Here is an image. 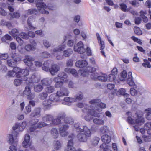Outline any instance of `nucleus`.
<instances>
[{
  "instance_id": "nucleus-12",
  "label": "nucleus",
  "mask_w": 151,
  "mask_h": 151,
  "mask_svg": "<svg viewBox=\"0 0 151 151\" xmlns=\"http://www.w3.org/2000/svg\"><path fill=\"white\" fill-rule=\"evenodd\" d=\"M30 136L28 134H26L24 137V139L22 143V145L25 148L29 147L31 144L30 141Z\"/></svg>"
},
{
  "instance_id": "nucleus-9",
  "label": "nucleus",
  "mask_w": 151,
  "mask_h": 151,
  "mask_svg": "<svg viewBox=\"0 0 151 151\" xmlns=\"http://www.w3.org/2000/svg\"><path fill=\"white\" fill-rule=\"evenodd\" d=\"M66 47V45L65 44H63L62 45H59L58 47H55L53 50L52 51V52L53 53H57V55L56 57V58L57 60H60L62 58V57L61 55H58V52H59L62 50L63 49L65 48Z\"/></svg>"
},
{
  "instance_id": "nucleus-21",
  "label": "nucleus",
  "mask_w": 151,
  "mask_h": 151,
  "mask_svg": "<svg viewBox=\"0 0 151 151\" xmlns=\"http://www.w3.org/2000/svg\"><path fill=\"white\" fill-rule=\"evenodd\" d=\"M54 81L55 82H56L55 86L56 88L60 87L63 85V82L64 81L61 80L60 78L59 77L55 78L54 79Z\"/></svg>"
},
{
  "instance_id": "nucleus-6",
  "label": "nucleus",
  "mask_w": 151,
  "mask_h": 151,
  "mask_svg": "<svg viewBox=\"0 0 151 151\" xmlns=\"http://www.w3.org/2000/svg\"><path fill=\"white\" fill-rule=\"evenodd\" d=\"M43 0H37L36 5L37 10L41 13L43 14H48L49 12L48 11L45 10L47 8L46 4L42 2Z\"/></svg>"
},
{
  "instance_id": "nucleus-2",
  "label": "nucleus",
  "mask_w": 151,
  "mask_h": 151,
  "mask_svg": "<svg viewBox=\"0 0 151 151\" xmlns=\"http://www.w3.org/2000/svg\"><path fill=\"white\" fill-rule=\"evenodd\" d=\"M128 117L127 120L130 124L135 125L134 127L136 131H138L139 128L137 126H140L143 124L145 122V119L143 117V113L141 111H138L135 114H132L131 112L127 113Z\"/></svg>"
},
{
  "instance_id": "nucleus-17",
  "label": "nucleus",
  "mask_w": 151,
  "mask_h": 151,
  "mask_svg": "<svg viewBox=\"0 0 151 151\" xmlns=\"http://www.w3.org/2000/svg\"><path fill=\"white\" fill-rule=\"evenodd\" d=\"M49 124H46L43 122H41L37 124V125L36 126V127L34 129H33L34 127L32 126L30 127V132H32L34 131L37 128H40L43 127L47 125H49Z\"/></svg>"
},
{
  "instance_id": "nucleus-16",
  "label": "nucleus",
  "mask_w": 151,
  "mask_h": 151,
  "mask_svg": "<svg viewBox=\"0 0 151 151\" xmlns=\"http://www.w3.org/2000/svg\"><path fill=\"white\" fill-rule=\"evenodd\" d=\"M52 96H53L50 95L49 100H45L43 102V105L45 109H48L50 107L52 102L53 101L54 99H51Z\"/></svg>"
},
{
  "instance_id": "nucleus-4",
  "label": "nucleus",
  "mask_w": 151,
  "mask_h": 151,
  "mask_svg": "<svg viewBox=\"0 0 151 151\" xmlns=\"http://www.w3.org/2000/svg\"><path fill=\"white\" fill-rule=\"evenodd\" d=\"M17 135L14 137L11 134H9L7 135V142L10 144H13L14 145L10 146L9 150L8 151H17V148L14 145H17L18 141V139L17 138Z\"/></svg>"
},
{
  "instance_id": "nucleus-40",
  "label": "nucleus",
  "mask_w": 151,
  "mask_h": 151,
  "mask_svg": "<svg viewBox=\"0 0 151 151\" xmlns=\"http://www.w3.org/2000/svg\"><path fill=\"white\" fill-rule=\"evenodd\" d=\"M100 131L103 134L108 133L109 132L108 128L107 126H103L100 128Z\"/></svg>"
},
{
  "instance_id": "nucleus-33",
  "label": "nucleus",
  "mask_w": 151,
  "mask_h": 151,
  "mask_svg": "<svg viewBox=\"0 0 151 151\" xmlns=\"http://www.w3.org/2000/svg\"><path fill=\"white\" fill-rule=\"evenodd\" d=\"M57 77L60 78L61 80L64 82H65L67 80L66 79L67 77V75L63 72L61 73L58 75Z\"/></svg>"
},
{
  "instance_id": "nucleus-27",
  "label": "nucleus",
  "mask_w": 151,
  "mask_h": 151,
  "mask_svg": "<svg viewBox=\"0 0 151 151\" xmlns=\"http://www.w3.org/2000/svg\"><path fill=\"white\" fill-rule=\"evenodd\" d=\"M93 121L94 123L99 125H103L104 124V121L102 119L99 118H94L93 119Z\"/></svg>"
},
{
  "instance_id": "nucleus-13",
  "label": "nucleus",
  "mask_w": 151,
  "mask_h": 151,
  "mask_svg": "<svg viewBox=\"0 0 151 151\" xmlns=\"http://www.w3.org/2000/svg\"><path fill=\"white\" fill-rule=\"evenodd\" d=\"M34 60V59L32 57L28 55L25 56L24 59L23 60L25 64L29 66L32 65V61Z\"/></svg>"
},
{
  "instance_id": "nucleus-55",
  "label": "nucleus",
  "mask_w": 151,
  "mask_h": 151,
  "mask_svg": "<svg viewBox=\"0 0 151 151\" xmlns=\"http://www.w3.org/2000/svg\"><path fill=\"white\" fill-rule=\"evenodd\" d=\"M37 79V78L35 75H32L30 78H29V80L28 81H29V82L30 83L31 82H36L37 81L36 80Z\"/></svg>"
},
{
  "instance_id": "nucleus-31",
  "label": "nucleus",
  "mask_w": 151,
  "mask_h": 151,
  "mask_svg": "<svg viewBox=\"0 0 151 151\" xmlns=\"http://www.w3.org/2000/svg\"><path fill=\"white\" fill-rule=\"evenodd\" d=\"M41 82L43 85L46 86L51 84L52 80L51 78H48L43 79L42 80Z\"/></svg>"
},
{
  "instance_id": "nucleus-59",
  "label": "nucleus",
  "mask_w": 151,
  "mask_h": 151,
  "mask_svg": "<svg viewBox=\"0 0 151 151\" xmlns=\"http://www.w3.org/2000/svg\"><path fill=\"white\" fill-rule=\"evenodd\" d=\"M19 35L23 39H27L29 38L28 35L24 32H21L19 34Z\"/></svg>"
},
{
  "instance_id": "nucleus-34",
  "label": "nucleus",
  "mask_w": 151,
  "mask_h": 151,
  "mask_svg": "<svg viewBox=\"0 0 151 151\" xmlns=\"http://www.w3.org/2000/svg\"><path fill=\"white\" fill-rule=\"evenodd\" d=\"M27 125V122L25 121H23L21 124L19 123V131H23Z\"/></svg>"
},
{
  "instance_id": "nucleus-26",
  "label": "nucleus",
  "mask_w": 151,
  "mask_h": 151,
  "mask_svg": "<svg viewBox=\"0 0 151 151\" xmlns=\"http://www.w3.org/2000/svg\"><path fill=\"white\" fill-rule=\"evenodd\" d=\"M40 109L39 108H37L35 109L31 113V116L36 118L39 117L40 115Z\"/></svg>"
},
{
  "instance_id": "nucleus-41",
  "label": "nucleus",
  "mask_w": 151,
  "mask_h": 151,
  "mask_svg": "<svg viewBox=\"0 0 151 151\" xmlns=\"http://www.w3.org/2000/svg\"><path fill=\"white\" fill-rule=\"evenodd\" d=\"M43 88L41 85L38 84L34 86V90L36 92H39L41 91Z\"/></svg>"
},
{
  "instance_id": "nucleus-50",
  "label": "nucleus",
  "mask_w": 151,
  "mask_h": 151,
  "mask_svg": "<svg viewBox=\"0 0 151 151\" xmlns=\"http://www.w3.org/2000/svg\"><path fill=\"white\" fill-rule=\"evenodd\" d=\"M37 11L35 9H29L27 12V15H30L31 14H37Z\"/></svg>"
},
{
  "instance_id": "nucleus-37",
  "label": "nucleus",
  "mask_w": 151,
  "mask_h": 151,
  "mask_svg": "<svg viewBox=\"0 0 151 151\" xmlns=\"http://www.w3.org/2000/svg\"><path fill=\"white\" fill-rule=\"evenodd\" d=\"M125 92L126 91L125 89L124 88H121L117 92V95H119V94H120L122 95L126 96V97H128L129 96V94L127 93H125Z\"/></svg>"
},
{
  "instance_id": "nucleus-8",
  "label": "nucleus",
  "mask_w": 151,
  "mask_h": 151,
  "mask_svg": "<svg viewBox=\"0 0 151 151\" xmlns=\"http://www.w3.org/2000/svg\"><path fill=\"white\" fill-rule=\"evenodd\" d=\"M59 118L63 119V117L59 116L58 118L54 119L52 121V116L50 115H47L43 117L42 119L45 121H51L52 124L56 125L59 124L60 122V120Z\"/></svg>"
},
{
  "instance_id": "nucleus-30",
  "label": "nucleus",
  "mask_w": 151,
  "mask_h": 151,
  "mask_svg": "<svg viewBox=\"0 0 151 151\" xmlns=\"http://www.w3.org/2000/svg\"><path fill=\"white\" fill-rule=\"evenodd\" d=\"M120 8L121 10L124 12L129 11L131 7L127 8V6L125 4L121 3L119 4Z\"/></svg>"
},
{
  "instance_id": "nucleus-32",
  "label": "nucleus",
  "mask_w": 151,
  "mask_h": 151,
  "mask_svg": "<svg viewBox=\"0 0 151 151\" xmlns=\"http://www.w3.org/2000/svg\"><path fill=\"white\" fill-rule=\"evenodd\" d=\"M36 43H35L34 45H30L28 44L25 46V49L27 51L34 50L36 49Z\"/></svg>"
},
{
  "instance_id": "nucleus-60",
  "label": "nucleus",
  "mask_w": 151,
  "mask_h": 151,
  "mask_svg": "<svg viewBox=\"0 0 151 151\" xmlns=\"http://www.w3.org/2000/svg\"><path fill=\"white\" fill-rule=\"evenodd\" d=\"M70 73L72 74L74 76L77 77L78 76V74L76 70L73 69H71Z\"/></svg>"
},
{
  "instance_id": "nucleus-36",
  "label": "nucleus",
  "mask_w": 151,
  "mask_h": 151,
  "mask_svg": "<svg viewBox=\"0 0 151 151\" xmlns=\"http://www.w3.org/2000/svg\"><path fill=\"white\" fill-rule=\"evenodd\" d=\"M145 111L147 113L146 118L148 120H151V108H148L146 109Z\"/></svg>"
},
{
  "instance_id": "nucleus-42",
  "label": "nucleus",
  "mask_w": 151,
  "mask_h": 151,
  "mask_svg": "<svg viewBox=\"0 0 151 151\" xmlns=\"http://www.w3.org/2000/svg\"><path fill=\"white\" fill-rule=\"evenodd\" d=\"M107 81H112L116 78V76L113 74H111L107 76Z\"/></svg>"
},
{
  "instance_id": "nucleus-38",
  "label": "nucleus",
  "mask_w": 151,
  "mask_h": 151,
  "mask_svg": "<svg viewBox=\"0 0 151 151\" xmlns=\"http://www.w3.org/2000/svg\"><path fill=\"white\" fill-rule=\"evenodd\" d=\"M9 14L11 16V19L13 18H18L20 16V13L18 12H15L13 13V14L10 13Z\"/></svg>"
},
{
  "instance_id": "nucleus-25",
  "label": "nucleus",
  "mask_w": 151,
  "mask_h": 151,
  "mask_svg": "<svg viewBox=\"0 0 151 151\" xmlns=\"http://www.w3.org/2000/svg\"><path fill=\"white\" fill-rule=\"evenodd\" d=\"M101 140L104 143H108L111 140V138L110 136L107 134L103 135L101 137Z\"/></svg>"
},
{
  "instance_id": "nucleus-51",
  "label": "nucleus",
  "mask_w": 151,
  "mask_h": 151,
  "mask_svg": "<svg viewBox=\"0 0 151 151\" xmlns=\"http://www.w3.org/2000/svg\"><path fill=\"white\" fill-rule=\"evenodd\" d=\"M47 96L48 95L47 93L42 92L40 94L39 98L41 99L44 100L45 99Z\"/></svg>"
},
{
  "instance_id": "nucleus-57",
  "label": "nucleus",
  "mask_w": 151,
  "mask_h": 151,
  "mask_svg": "<svg viewBox=\"0 0 151 151\" xmlns=\"http://www.w3.org/2000/svg\"><path fill=\"white\" fill-rule=\"evenodd\" d=\"M99 76L98 74L97 73H92L91 75V78L93 79H98Z\"/></svg>"
},
{
  "instance_id": "nucleus-62",
  "label": "nucleus",
  "mask_w": 151,
  "mask_h": 151,
  "mask_svg": "<svg viewBox=\"0 0 151 151\" xmlns=\"http://www.w3.org/2000/svg\"><path fill=\"white\" fill-rule=\"evenodd\" d=\"M150 128H151V122L146 123L144 126V128L146 130H148Z\"/></svg>"
},
{
  "instance_id": "nucleus-48",
  "label": "nucleus",
  "mask_w": 151,
  "mask_h": 151,
  "mask_svg": "<svg viewBox=\"0 0 151 151\" xmlns=\"http://www.w3.org/2000/svg\"><path fill=\"white\" fill-rule=\"evenodd\" d=\"M64 121L66 123H69L70 124H72L73 123L72 119L70 117H66L65 118Z\"/></svg>"
},
{
  "instance_id": "nucleus-43",
  "label": "nucleus",
  "mask_w": 151,
  "mask_h": 151,
  "mask_svg": "<svg viewBox=\"0 0 151 151\" xmlns=\"http://www.w3.org/2000/svg\"><path fill=\"white\" fill-rule=\"evenodd\" d=\"M55 90L54 87L52 86L47 87L45 89L46 92L47 93H50L53 92Z\"/></svg>"
},
{
  "instance_id": "nucleus-24",
  "label": "nucleus",
  "mask_w": 151,
  "mask_h": 151,
  "mask_svg": "<svg viewBox=\"0 0 151 151\" xmlns=\"http://www.w3.org/2000/svg\"><path fill=\"white\" fill-rule=\"evenodd\" d=\"M13 70L14 71L16 77L19 78L21 76L22 69L18 67H15L13 68Z\"/></svg>"
},
{
  "instance_id": "nucleus-1",
  "label": "nucleus",
  "mask_w": 151,
  "mask_h": 151,
  "mask_svg": "<svg viewBox=\"0 0 151 151\" xmlns=\"http://www.w3.org/2000/svg\"><path fill=\"white\" fill-rule=\"evenodd\" d=\"M89 103L91 105L89 108L87 109L86 107L83 109V111L94 116H99L100 114L99 112L102 111V109L106 107V104L101 102L99 99H92L89 101Z\"/></svg>"
},
{
  "instance_id": "nucleus-47",
  "label": "nucleus",
  "mask_w": 151,
  "mask_h": 151,
  "mask_svg": "<svg viewBox=\"0 0 151 151\" xmlns=\"http://www.w3.org/2000/svg\"><path fill=\"white\" fill-rule=\"evenodd\" d=\"M54 148L56 150L59 149L61 147V145L60 142L56 141L54 142Z\"/></svg>"
},
{
  "instance_id": "nucleus-3",
  "label": "nucleus",
  "mask_w": 151,
  "mask_h": 151,
  "mask_svg": "<svg viewBox=\"0 0 151 151\" xmlns=\"http://www.w3.org/2000/svg\"><path fill=\"white\" fill-rule=\"evenodd\" d=\"M79 124L78 123H75L74 125L75 129L79 133L77 136V138L80 141L85 142L91 136L90 130L86 126H83L82 129L80 128Z\"/></svg>"
},
{
  "instance_id": "nucleus-10",
  "label": "nucleus",
  "mask_w": 151,
  "mask_h": 151,
  "mask_svg": "<svg viewBox=\"0 0 151 151\" xmlns=\"http://www.w3.org/2000/svg\"><path fill=\"white\" fill-rule=\"evenodd\" d=\"M9 33L14 37L16 38V40L18 43L20 44L23 43V41L18 36L19 32L17 29H13L11 31H9Z\"/></svg>"
},
{
  "instance_id": "nucleus-11",
  "label": "nucleus",
  "mask_w": 151,
  "mask_h": 151,
  "mask_svg": "<svg viewBox=\"0 0 151 151\" xmlns=\"http://www.w3.org/2000/svg\"><path fill=\"white\" fill-rule=\"evenodd\" d=\"M12 57L14 58L13 61L11 59H9L7 60V63L9 66L13 67L17 65V62L21 60V59L18 57L14 58V55H12Z\"/></svg>"
},
{
  "instance_id": "nucleus-22",
  "label": "nucleus",
  "mask_w": 151,
  "mask_h": 151,
  "mask_svg": "<svg viewBox=\"0 0 151 151\" xmlns=\"http://www.w3.org/2000/svg\"><path fill=\"white\" fill-rule=\"evenodd\" d=\"M73 143L72 140H69L68 142L67 148L66 151H76L75 148L73 146Z\"/></svg>"
},
{
  "instance_id": "nucleus-63",
  "label": "nucleus",
  "mask_w": 151,
  "mask_h": 151,
  "mask_svg": "<svg viewBox=\"0 0 151 151\" xmlns=\"http://www.w3.org/2000/svg\"><path fill=\"white\" fill-rule=\"evenodd\" d=\"M74 44V41L72 40H69L67 43V45L69 47H72L73 45Z\"/></svg>"
},
{
  "instance_id": "nucleus-20",
  "label": "nucleus",
  "mask_w": 151,
  "mask_h": 151,
  "mask_svg": "<svg viewBox=\"0 0 151 151\" xmlns=\"http://www.w3.org/2000/svg\"><path fill=\"white\" fill-rule=\"evenodd\" d=\"M96 36L98 42L100 45V50L104 49L105 48L104 42L102 40L101 37L99 33H96Z\"/></svg>"
},
{
  "instance_id": "nucleus-14",
  "label": "nucleus",
  "mask_w": 151,
  "mask_h": 151,
  "mask_svg": "<svg viewBox=\"0 0 151 151\" xmlns=\"http://www.w3.org/2000/svg\"><path fill=\"white\" fill-rule=\"evenodd\" d=\"M68 92L67 89L61 88L60 90L57 91L56 93V97L63 96H67L68 94Z\"/></svg>"
},
{
  "instance_id": "nucleus-52",
  "label": "nucleus",
  "mask_w": 151,
  "mask_h": 151,
  "mask_svg": "<svg viewBox=\"0 0 151 151\" xmlns=\"http://www.w3.org/2000/svg\"><path fill=\"white\" fill-rule=\"evenodd\" d=\"M22 83V80L19 79H15L14 81V84L16 86H19Z\"/></svg>"
},
{
  "instance_id": "nucleus-54",
  "label": "nucleus",
  "mask_w": 151,
  "mask_h": 151,
  "mask_svg": "<svg viewBox=\"0 0 151 151\" xmlns=\"http://www.w3.org/2000/svg\"><path fill=\"white\" fill-rule=\"evenodd\" d=\"M7 76L9 77H14L16 76L15 74V73L14 71H13V70L12 71H9L7 73Z\"/></svg>"
},
{
  "instance_id": "nucleus-45",
  "label": "nucleus",
  "mask_w": 151,
  "mask_h": 151,
  "mask_svg": "<svg viewBox=\"0 0 151 151\" xmlns=\"http://www.w3.org/2000/svg\"><path fill=\"white\" fill-rule=\"evenodd\" d=\"M31 111V107L29 105H28L25 107L24 113L26 114H27L30 112Z\"/></svg>"
},
{
  "instance_id": "nucleus-19",
  "label": "nucleus",
  "mask_w": 151,
  "mask_h": 151,
  "mask_svg": "<svg viewBox=\"0 0 151 151\" xmlns=\"http://www.w3.org/2000/svg\"><path fill=\"white\" fill-rule=\"evenodd\" d=\"M60 67L58 65H54L52 66L51 68L49 69L50 73L52 75H54L55 73L59 70Z\"/></svg>"
},
{
  "instance_id": "nucleus-53",
  "label": "nucleus",
  "mask_w": 151,
  "mask_h": 151,
  "mask_svg": "<svg viewBox=\"0 0 151 151\" xmlns=\"http://www.w3.org/2000/svg\"><path fill=\"white\" fill-rule=\"evenodd\" d=\"M38 122V120L37 119L32 120L31 122V123L32 124V126L31 127L33 126L34 128H33V129H35L36 127V126L37 125V123Z\"/></svg>"
},
{
  "instance_id": "nucleus-5",
  "label": "nucleus",
  "mask_w": 151,
  "mask_h": 151,
  "mask_svg": "<svg viewBox=\"0 0 151 151\" xmlns=\"http://www.w3.org/2000/svg\"><path fill=\"white\" fill-rule=\"evenodd\" d=\"M76 65L77 67L80 68H83L86 67L88 65V63L86 60H80L77 61L76 63ZM81 68L79 70V73L81 75L83 76H86L88 74V72L86 71L87 69Z\"/></svg>"
},
{
  "instance_id": "nucleus-61",
  "label": "nucleus",
  "mask_w": 151,
  "mask_h": 151,
  "mask_svg": "<svg viewBox=\"0 0 151 151\" xmlns=\"http://www.w3.org/2000/svg\"><path fill=\"white\" fill-rule=\"evenodd\" d=\"M8 57V55L7 54H2L0 55V58L2 60H5L7 59Z\"/></svg>"
},
{
  "instance_id": "nucleus-64",
  "label": "nucleus",
  "mask_w": 151,
  "mask_h": 151,
  "mask_svg": "<svg viewBox=\"0 0 151 151\" xmlns=\"http://www.w3.org/2000/svg\"><path fill=\"white\" fill-rule=\"evenodd\" d=\"M30 22V19L29 18L28 20V26H29V28L31 29H35L36 28L35 27L32 26L31 23Z\"/></svg>"
},
{
  "instance_id": "nucleus-46",
  "label": "nucleus",
  "mask_w": 151,
  "mask_h": 151,
  "mask_svg": "<svg viewBox=\"0 0 151 151\" xmlns=\"http://www.w3.org/2000/svg\"><path fill=\"white\" fill-rule=\"evenodd\" d=\"M142 65L145 68H150L151 67L150 63L147 60H144V63H142Z\"/></svg>"
},
{
  "instance_id": "nucleus-56",
  "label": "nucleus",
  "mask_w": 151,
  "mask_h": 151,
  "mask_svg": "<svg viewBox=\"0 0 151 151\" xmlns=\"http://www.w3.org/2000/svg\"><path fill=\"white\" fill-rule=\"evenodd\" d=\"M29 74V71L26 69H22L21 76H27Z\"/></svg>"
},
{
  "instance_id": "nucleus-29",
  "label": "nucleus",
  "mask_w": 151,
  "mask_h": 151,
  "mask_svg": "<svg viewBox=\"0 0 151 151\" xmlns=\"http://www.w3.org/2000/svg\"><path fill=\"white\" fill-rule=\"evenodd\" d=\"M128 74L125 70H123L121 73L119 79L121 81L125 80L126 79L127 80Z\"/></svg>"
},
{
  "instance_id": "nucleus-28",
  "label": "nucleus",
  "mask_w": 151,
  "mask_h": 151,
  "mask_svg": "<svg viewBox=\"0 0 151 151\" xmlns=\"http://www.w3.org/2000/svg\"><path fill=\"white\" fill-rule=\"evenodd\" d=\"M73 51L71 49H67L63 51V55L66 57H69L73 53Z\"/></svg>"
},
{
  "instance_id": "nucleus-23",
  "label": "nucleus",
  "mask_w": 151,
  "mask_h": 151,
  "mask_svg": "<svg viewBox=\"0 0 151 151\" xmlns=\"http://www.w3.org/2000/svg\"><path fill=\"white\" fill-rule=\"evenodd\" d=\"M110 146L106 145V143H103L100 146L99 151H112Z\"/></svg>"
},
{
  "instance_id": "nucleus-44",
  "label": "nucleus",
  "mask_w": 151,
  "mask_h": 151,
  "mask_svg": "<svg viewBox=\"0 0 151 151\" xmlns=\"http://www.w3.org/2000/svg\"><path fill=\"white\" fill-rule=\"evenodd\" d=\"M134 30L135 33L137 35H141L142 34V32L139 27H135Z\"/></svg>"
},
{
  "instance_id": "nucleus-35",
  "label": "nucleus",
  "mask_w": 151,
  "mask_h": 151,
  "mask_svg": "<svg viewBox=\"0 0 151 151\" xmlns=\"http://www.w3.org/2000/svg\"><path fill=\"white\" fill-rule=\"evenodd\" d=\"M51 134L52 137L55 138H57L58 135V132L55 128H53L51 130Z\"/></svg>"
},
{
  "instance_id": "nucleus-58",
  "label": "nucleus",
  "mask_w": 151,
  "mask_h": 151,
  "mask_svg": "<svg viewBox=\"0 0 151 151\" xmlns=\"http://www.w3.org/2000/svg\"><path fill=\"white\" fill-rule=\"evenodd\" d=\"M131 38L134 41L137 42L140 44H142V42H141V40L140 39H138L137 37L134 36H133L131 37Z\"/></svg>"
},
{
  "instance_id": "nucleus-49",
  "label": "nucleus",
  "mask_w": 151,
  "mask_h": 151,
  "mask_svg": "<svg viewBox=\"0 0 151 151\" xmlns=\"http://www.w3.org/2000/svg\"><path fill=\"white\" fill-rule=\"evenodd\" d=\"M30 93L31 90L29 87V86H26L24 91V93L26 95H29Z\"/></svg>"
},
{
  "instance_id": "nucleus-15",
  "label": "nucleus",
  "mask_w": 151,
  "mask_h": 151,
  "mask_svg": "<svg viewBox=\"0 0 151 151\" xmlns=\"http://www.w3.org/2000/svg\"><path fill=\"white\" fill-rule=\"evenodd\" d=\"M68 127L67 124H63L60 128V134L62 137H65L67 134V132L66 131Z\"/></svg>"
},
{
  "instance_id": "nucleus-39",
  "label": "nucleus",
  "mask_w": 151,
  "mask_h": 151,
  "mask_svg": "<svg viewBox=\"0 0 151 151\" xmlns=\"http://www.w3.org/2000/svg\"><path fill=\"white\" fill-rule=\"evenodd\" d=\"M107 76L106 74H103L101 76H99L98 79L102 81L106 82L107 81Z\"/></svg>"
},
{
  "instance_id": "nucleus-18",
  "label": "nucleus",
  "mask_w": 151,
  "mask_h": 151,
  "mask_svg": "<svg viewBox=\"0 0 151 151\" xmlns=\"http://www.w3.org/2000/svg\"><path fill=\"white\" fill-rule=\"evenodd\" d=\"M127 83L130 86H135V84L133 81L132 73L131 72H129L128 73Z\"/></svg>"
},
{
  "instance_id": "nucleus-7",
  "label": "nucleus",
  "mask_w": 151,
  "mask_h": 151,
  "mask_svg": "<svg viewBox=\"0 0 151 151\" xmlns=\"http://www.w3.org/2000/svg\"><path fill=\"white\" fill-rule=\"evenodd\" d=\"M73 50L75 52L80 54L83 53L86 51V50L84 48V45L81 41L79 42L74 45Z\"/></svg>"
}]
</instances>
